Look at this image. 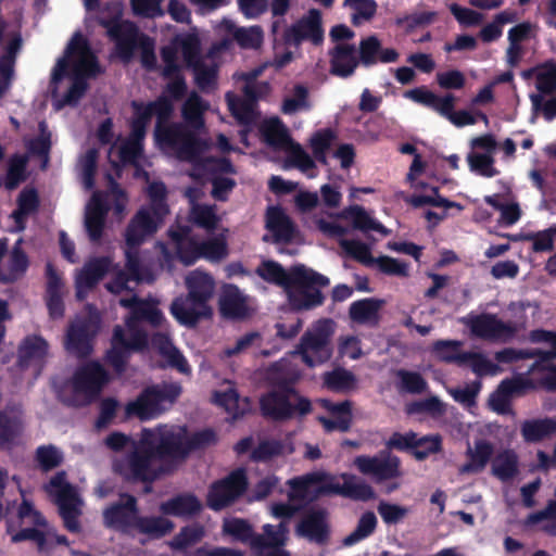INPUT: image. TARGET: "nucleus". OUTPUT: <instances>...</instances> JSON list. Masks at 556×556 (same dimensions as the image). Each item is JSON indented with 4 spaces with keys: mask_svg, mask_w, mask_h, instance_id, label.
Segmentation results:
<instances>
[{
    "mask_svg": "<svg viewBox=\"0 0 556 556\" xmlns=\"http://www.w3.org/2000/svg\"><path fill=\"white\" fill-rule=\"evenodd\" d=\"M213 441L212 431L191 433L185 426L159 425L142 429L138 440L113 432L105 444L115 452H130L114 459L115 472L128 480L149 482L176 468L193 450Z\"/></svg>",
    "mask_w": 556,
    "mask_h": 556,
    "instance_id": "nucleus-1",
    "label": "nucleus"
},
{
    "mask_svg": "<svg viewBox=\"0 0 556 556\" xmlns=\"http://www.w3.org/2000/svg\"><path fill=\"white\" fill-rule=\"evenodd\" d=\"M132 108L135 117L131 123L129 138L121 144L112 146L109 151V160L114 167L125 163L135 164L138 161L142 152L141 141L153 115L157 118L155 138L161 149L168 155L193 162L199 156L200 151L206 147L198 141L182 124L165 125L174 111L172 101L166 97H161L148 104L132 102Z\"/></svg>",
    "mask_w": 556,
    "mask_h": 556,
    "instance_id": "nucleus-2",
    "label": "nucleus"
},
{
    "mask_svg": "<svg viewBox=\"0 0 556 556\" xmlns=\"http://www.w3.org/2000/svg\"><path fill=\"white\" fill-rule=\"evenodd\" d=\"M119 304L130 308V315L126 318L125 328L115 327L112 349L108 353L109 362L117 371L123 370L131 352L141 351L148 345V336L140 327V320L144 319L155 327H162L166 323L165 316L154 301H142L131 296L121 299Z\"/></svg>",
    "mask_w": 556,
    "mask_h": 556,
    "instance_id": "nucleus-3",
    "label": "nucleus"
},
{
    "mask_svg": "<svg viewBox=\"0 0 556 556\" xmlns=\"http://www.w3.org/2000/svg\"><path fill=\"white\" fill-rule=\"evenodd\" d=\"M101 73V66L93 50L85 37H73L63 56L59 58L51 72L52 93L59 91V84L64 77L71 85L63 98V104L74 105L85 94L88 80Z\"/></svg>",
    "mask_w": 556,
    "mask_h": 556,
    "instance_id": "nucleus-4",
    "label": "nucleus"
},
{
    "mask_svg": "<svg viewBox=\"0 0 556 556\" xmlns=\"http://www.w3.org/2000/svg\"><path fill=\"white\" fill-rule=\"evenodd\" d=\"M258 275L278 286H281L290 305L296 309H311L323 303L319 287L329 285V279L303 265L285 270L278 263L264 262L257 269Z\"/></svg>",
    "mask_w": 556,
    "mask_h": 556,
    "instance_id": "nucleus-5",
    "label": "nucleus"
},
{
    "mask_svg": "<svg viewBox=\"0 0 556 556\" xmlns=\"http://www.w3.org/2000/svg\"><path fill=\"white\" fill-rule=\"evenodd\" d=\"M168 210L161 205L154 212L150 208L142 207L130 219L126 231V268L129 276L125 273H118L115 279L106 285V289L112 293H121L129 290V282L149 281L150 274L141 266L140 258L136 248L140 245L148 237L152 236L159 228L162 218L167 214Z\"/></svg>",
    "mask_w": 556,
    "mask_h": 556,
    "instance_id": "nucleus-6",
    "label": "nucleus"
},
{
    "mask_svg": "<svg viewBox=\"0 0 556 556\" xmlns=\"http://www.w3.org/2000/svg\"><path fill=\"white\" fill-rule=\"evenodd\" d=\"M199 37H175L172 43L162 49L165 63L163 74L172 77L177 71L176 60L181 53L187 65L193 68L195 81L200 88L208 87L214 79L215 70L212 62H207L216 53L215 49L203 58L199 50Z\"/></svg>",
    "mask_w": 556,
    "mask_h": 556,
    "instance_id": "nucleus-7",
    "label": "nucleus"
},
{
    "mask_svg": "<svg viewBox=\"0 0 556 556\" xmlns=\"http://www.w3.org/2000/svg\"><path fill=\"white\" fill-rule=\"evenodd\" d=\"M128 199L124 191L115 184L103 194L94 192L86 205L85 229L91 241H98L104 228L105 215L113 211L114 215L123 218L125 215Z\"/></svg>",
    "mask_w": 556,
    "mask_h": 556,
    "instance_id": "nucleus-8",
    "label": "nucleus"
},
{
    "mask_svg": "<svg viewBox=\"0 0 556 556\" xmlns=\"http://www.w3.org/2000/svg\"><path fill=\"white\" fill-rule=\"evenodd\" d=\"M299 508L296 502L270 506L271 516L281 519V521L277 526L265 525L263 534H256L252 540V548L257 551L260 556H289V553L282 546L288 540V520Z\"/></svg>",
    "mask_w": 556,
    "mask_h": 556,
    "instance_id": "nucleus-9",
    "label": "nucleus"
},
{
    "mask_svg": "<svg viewBox=\"0 0 556 556\" xmlns=\"http://www.w3.org/2000/svg\"><path fill=\"white\" fill-rule=\"evenodd\" d=\"M334 333V323L321 319L309 327L301 337L291 355H299L308 367H315L328 362L332 356L331 338Z\"/></svg>",
    "mask_w": 556,
    "mask_h": 556,
    "instance_id": "nucleus-10",
    "label": "nucleus"
},
{
    "mask_svg": "<svg viewBox=\"0 0 556 556\" xmlns=\"http://www.w3.org/2000/svg\"><path fill=\"white\" fill-rule=\"evenodd\" d=\"M169 237L179 260L185 265H191L200 257L210 262H219L228 255L227 240L223 235L198 243L190 237L189 229L184 227L169 230Z\"/></svg>",
    "mask_w": 556,
    "mask_h": 556,
    "instance_id": "nucleus-11",
    "label": "nucleus"
},
{
    "mask_svg": "<svg viewBox=\"0 0 556 556\" xmlns=\"http://www.w3.org/2000/svg\"><path fill=\"white\" fill-rule=\"evenodd\" d=\"M18 518L23 523L33 525L34 527L12 534V542L31 540L36 542L39 552H46L53 545L65 542V538L56 535L41 514L25 498L18 508Z\"/></svg>",
    "mask_w": 556,
    "mask_h": 556,
    "instance_id": "nucleus-12",
    "label": "nucleus"
},
{
    "mask_svg": "<svg viewBox=\"0 0 556 556\" xmlns=\"http://www.w3.org/2000/svg\"><path fill=\"white\" fill-rule=\"evenodd\" d=\"M45 489L59 506L65 527L72 532H77L78 517L81 515L84 503L76 490L66 481L65 473L60 472L52 477Z\"/></svg>",
    "mask_w": 556,
    "mask_h": 556,
    "instance_id": "nucleus-13",
    "label": "nucleus"
},
{
    "mask_svg": "<svg viewBox=\"0 0 556 556\" xmlns=\"http://www.w3.org/2000/svg\"><path fill=\"white\" fill-rule=\"evenodd\" d=\"M267 65L268 63H265L247 74H240L239 77L245 81L242 88L245 96L244 99H239L231 93H227L226 96L229 110L241 124L248 125L253 122L255 118L254 102L268 91L267 84L255 83L256 77L262 74Z\"/></svg>",
    "mask_w": 556,
    "mask_h": 556,
    "instance_id": "nucleus-14",
    "label": "nucleus"
},
{
    "mask_svg": "<svg viewBox=\"0 0 556 556\" xmlns=\"http://www.w3.org/2000/svg\"><path fill=\"white\" fill-rule=\"evenodd\" d=\"M291 486L289 498L301 507L304 503L317 498L319 495L336 493L342 495L344 482L340 484L324 471H316L289 481Z\"/></svg>",
    "mask_w": 556,
    "mask_h": 556,
    "instance_id": "nucleus-15",
    "label": "nucleus"
},
{
    "mask_svg": "<svg viewBox=\"0 0 556 556\" xmlns=\"http://www.w3.org/2000/svg\"><path fill=\"white\" fill-rule=\"evenodd\" d=\"M99 327V317L94 311L88 309L77 315L66 331L64 345L66 351L76 356H87L91 350V339Z\"/></svg>",
    "mask_w": 556,
    "mask_h": 556,
    "instance_id": "nucleus-16",
    "label": "nucleus"
},
{
    "mask_svg": "<svg viewBox=\"0 0 556 556\" xmlns=\"http://www.w3.org/2000/svg\"><path fill=\"white\" fill-rule=\"evenodd\" d=\"M180 387L173 384L160 388L147 389L136 401L126 406L127 416H137L142 420L151 419L163 413L180 394Z\"/></svg>",
    "mask_w": 556,
    "mask_h": 556,
    "instance_id": "nucleus-17",
    "label": "nucleus"
},
{
    "mask_svg": "<svg viewBox=\"0 0 556 556\" xmlns=\"http://www.w3.org/2000/svg\"><path fill=\"white\" fill-rule=\"evenodd\" d=\"M109 377L105 370L97 363H89L79 368L70 387L74 393L71 403L83 405L99 394Z\"/></svg>",
    "mask_w": 556,
    "mask_h": 556,
    "instance_id": "nucleus-18",
    "label": "nucleus"
},
{
    "mask_svg": "<svg viewBox=\"0 0 556 556\" xmlns=\"http://www.w3.org/2000/svg\"><path fill=\"white\" fill-rule=\"evenodd\" d=\"M462 321L470 328L473 336L486 340L506 341L525 328V323H504L491 314L469 315L464 317Z\"/></svg>",
    "mask_w": 556,
    "mask_h": 556,
    "instance_id": "nucleus-19",
    "label": "nucleus"
},
{
    "mask_svg": "<svg viewBox=\"0 0 556 556\" xmlns=\"http://www.w3.org/2000/svg\"><path fill=\"white\" fill-rule=\"evenodd\" d=\"M354 465L361 473L370 477L376 483L402 476L400 459L388 453L357 456L354 459Z\"/></svg>",
    "mask_w": 556,
    "mask_h": 556,
    "instance_id": "nucleus-20",
    "label": "nucleus"
},
{
    "mask_svg": "<svg viewBox=\"0 0 556 556\" xmlns=\"http://www.w3.org/2000/svg\"><path fill=\"white\" fill-rule=\"evenodd\" d=\"M247 478L242 469L231 472L227 478L214 483L207 494V505L219 510L235 502L247 488Z\"/></svg>",
    "mask_w": 556,
    "mask_h": 556,
    "instance_id": "nucleus-21",
    "label": "nucleus"
},
{
    "mask_svg": "<svg viewBox=\"0 0 556 556\" xmlns=\"http://www.w3.org/2000/svg\"><path fill=\"white\" fill-rule=\"evenodd\" d=\"M264 415L274 419H285L292 415L293 410H299L304 415L309 412L311 403L306 399L298 397L292 392L278 394L269 393L261 401Z\"/></svg>",
    "mask_w": 556,
    "mask_h": 556,
    "instance_id": "nucleus-22",
    "label": "nucleus"
},
{
    "mask_svg": "<svg viewBox=\"0 0 556 556\" xmlns=\"http://www.w3.org/2000/svg\"><path fill=\"white\" fill-rule=\"evenodd\" d=\"M49 356L47 341L38 336H30L23 340L18 348L17 366L22 370H30L37 377Z\"/></svg>",
    "mask_w": 556,
    "mask_h": 556,
    "instance_id": "nucleus-23",
    "label": "nucleus"
},
{
    "mask_svg": "<svg viewBox=\"0 0 556 556\" xmlns=\"http://www.w3.org/2000/svg\"><path fill=\"white\" fill-rule=\"evenodd\" d=\"M212 307L189 294L175 299L170 305L173 317L182 326L193 327L201 319L212 316Z\"/></svg>",
    "mask_w": 556,
    "mask_h": 556,
    "instance_id": "nucleus-24",
    "label": "nucleus"
},
{
    "mask_svg": "<svg viewBox=\"0 0 556 556\" xmlns=\"http://www.w3.org/2000/svg\"><path fill=\"white\" fill-rule=\"evenodd\" d=\"M495 453V446L486 439H476L472 443L468 442L465 456L466 463L459 468L460 475H478L481 473L492 460Z\"/></svg>",
    "mask_w": 556,
    "mask_h": 556,
    "instance_id": "nucleus-25",
    "label": "nucleus"
},
{
    "mask_svg": "<svg viewBox=\"0 0 556 556\" xmlns=\"http://www.w3.org/2000/svg\"><path fill=\"white\" fill-rule=\"evenodd\" d=\"M104 525L109 528L128 530L135 528L138 513L136 498L131 495H122L119 502L103 511Z\"/></svg>",
    "mask_w": 556,
    "mask_h": 556,
    "instance_id": "nucleus-26",
    "label": "nucleus"
},
{
    "mask_svg": "<svg viewBox=\"0 0 556 556\" xmlns=\"http://www.w3.org/2000/svg\"><path fill=\"white\" fill-rule=\"evenodd\" d=\"M529 339L532 342H543L548 345V350H533L531 352H516L511 349H506L495 354V358L502 363H509L517 358L522 357H542L545 359L556 358V333L545 330H534L529 334Z\"/></svg>",
    "mask_w": 556,
    "mask_h": 556,
    "instance_id": "nucleus-27",
    "label": "nucleus"
},
{
    "mask_svg": "<svg viewBox=\"0 0 556 556\" xmlns=\"http://www.w3.org/2000/svg\"><path fill=\"white\" fill-rule=\"evenodd\" d=\"M98 23L106 29L105 35H144L135 22L123 18L119 3H110L101 10Z\"/></svg>",
    "mask_w": 556,
    "mask_h": 556,
    "instance_id": "nucleus-28",
    "label": "nucleus"
},
{
    "mask_svg": "<svg viewBox=\"0 0 556 556\" xmlns=\"http://www.w3.org/2000/svg\"><path fill=\"white\" fill-rule=\"evenodd\" d=\"M117 48L121 56L128 61L135 53H140L141 63L153 68L156 63L154 42L151 37H117Z\"/></svg>",
    "mask_w": 556,
    "mask_h": 556,
    "instance_id": "nucleus-29",
    "label": "nucleus"
},
{
    "mask_svg": "<svg viewBox=\"0 0 556 556\" xmlns=\"http://www.w3.org/2000/svg\"><path fill=\"white\" fill-rule=\"evenodd\" d=\"M207 110L208 103L205 102L197 92L189 93L181 105V116L186 123L185 126L200 142L201 140L197 138V132L204 128L203 115ZM202 143L206 147H204L200 153L208 148L207 142L202 141Z\"/></svg>",
    "mask_w": 556,
    "mask_h": 556,
    "instance_id": "nucleus-30",
    "label": "nucleus"
},
{
    "mask_svg": "<svg viewBox=\"0 0 556 556\" xmlns=\"http://www.w3.org/2000/svg\"><path fill=\"white\" fill-rule=\"evenodd\" d=\"M530 386L528 379L518 376L503 380L498 388L490 395L489 406L497 414L510 412V396L519 393Z\"/></svg>",
    "mask_w": 556,
    "mask_h": 556,
    "instance_id": "nucleus-31",
    "label": "nucleus"
},
{
    "mask_svg": "<svg viewBox=\"0 0 556 556\" xmlns=\"http://www.w3.org/2000/svg\"><path fill=\"white\" fill-rule=\"evenodd\" d=\"M218 304L222 315L226 318H244L251 311L248 298L233 285L223 288Z\"/></svg>",
    "mask_w": 556,
    "mask_h": 556,
    "instance_id": "nucleus-32",
    "label": "nucleus"
},
{
    "mask_svg": "<svg viewBox=\"0 0 556 556\" xmlns=\"http://www.w3.org/2000/svg\"><path fill=\"white\" fill-rule=\"evenodd\" d=\"M323 406L329 412V417H319V421L327 431H346L350 428L352 415L350 401L334 404L328 400L321 401Z\"/></svg>",
    "mask_w": 556,
    "mask_h": 556,
    "instance_id": "nucleus-33",
    "label": "nucleus"
},
{
    "mask_svg": "<svg viewBox=\"0 0 556 556\" xmlns=\"http://www.w3.org/2000/svg\"><path fill=\"white\" fill-rule=\"evenodd\" d=\"M491 473L502 482L513 480L519 473V457L516 451L506 447L494 453Z\"/></svg>",
    "mask_w": 556,
    "mask_h": 556,
    "instance_id": "nucleus-34",
    "label": "nucleus"
},
{
    "mask_svg": "<svg viewBox=\"0 0 556 556\" xmlns=\"http://www.w3.org/2000/svg\"><path fill=\"white\" fill-rule=\"evenodd\" d=\"M358 53L354 47L341 43L331 53L330 73L346 78L358 65Z\"/></svg>",
    "mask_w": 556,
    "mask_h": 556,
    "instance_id": "nucleus-35",
    "label": "nucleus"
},
{
    "mask_svg": "<svg viewBox=\"0 0 556 556\" xmlns=\"http://www.w3.org/2000/svg\"><path fill=\"white\" fill-rule=\"evenodd\" d=\"M109 258H94L88 262L76 276L77 296L83 299L85 292L92 288L109 270Z\"/></svg>",
    "mask_w": 556,
    "mask_h": 556,
    "instance_id": "nucleus-36",
    "label": "nucleus"
},
{
    "mask_svg": "<svg viewBox=\"0 0 556 556\" xmlns=\"http://www.w3.org/2000/svg\"><path fill=\"white\" fill-rule=\"evenodd\" d=\"M153 348L166 359L167 364L182 374H189L190 367L182 354L174 346L168 333L157 332L152 337Z\"/></svg>",
    "mask_w": 556,
    "mask_h": 556,
    "instance_id": "nucleus-37",
    "label": "nucleus"
},
{
    "mask_svg": "<svg viewBox=\"0 0 556 556\" xmlns=\"http://www.w3.org/2000/svg\"><path fill=\"white\" fill-rule=\"evenodd\" d=\"M185 283L188 294L204 303L211 300L215 291V281L212 276L199 269L190 271L185 278Z\"/></svg>",
    "mask_w": 556,
    "mask_h": 556,
    "instance_id": "nucleus-38",
    "label": "nucleus"
},
{
    "mask_svg": "<svg viewBox=\"0 0 556 556\" xmlns=\"http://www.w3.org/2000/svg\"><path fill=\"white\" fill-rule=\"evenodd\" d=\"M266 228L276 242L289 241L293 237L294 226L289 216L279 207H269L266 214Z\"/></svg>",
    "mask_w": 556,
    "mask_h": 556,
    "instance_id": "nucleus-39",
    "label": "nucleus"
},
{
    "mask_svg": "<svg viewBox=\"0 0 556 556\" xmlns=\"http://www.w3.org/2000/svg\"><path fill=\"white\" fill-rule=\"evenodd\" d=\"M521 437L527 443L546 440L556 433V419H528L521 424Z\"/></svg>",
    "mask_w": 556,
    "mask_h": 556,
    "instance_id": "nucleus-40",
    "label": "nucleus"
},
{
    "mask_svg": "<svg viewBox=\"0 0 556 556\" xmlns=\"http://www.w3.org/2000/svg\"><path fill=\"white\" fill-rule=\"evenodd\" d=\"M521 76L533 81L536 90L542 93L556 91V65L546 63L531 70L523 71Z\"/></svg>",
    "mask_w": 556,
    "mask_h": 556,
    "instance_id": "nucleus-41",
    "label": "nucleus"
},
{
    "mask_svg": "<svg viewBox=\"0 0 556 556\" xmlns=\"http://www.w3.org/2000/svg\"><path fill=\"white\" fill-rule=\"evenodd\" d=\"M383 301L377 299H364L353 302L349 309L350 318L361 325H374L378 321V314Z\"/></svg>",
    "mask_w": 556,
    "mask_h": 556,
    "instance_id": "nucleus-42",
    "label": "nucleus"
},
{
    "mask_svg": "<svg viewBox=\"0 0 556 556\" xmlns=\"http://www.w3.org/2000/svg\"><path fill=\"white\" fill-rule=\"evenodd\" d=\"M300 536L309 541L320 543L327 535V526L325 515L321 511H312L307 514L296 528Z\"/></svg>",
    "mask_w": 556,
    "mask_h": 556,
    "instance_id": "nucleus-43",
    "label": "nucleus"
},
{
    "mask_svg": "<svg viewBox=\"0 0 556 556\" xmlns=\"http://www.w3.org/2000/svg\"><path fill=\"white\" fill-rule=\"evenodd\" d=\"M160 509L165 515L186 517L200 511L201 503L192 494H181L162 503Z\"/></svg>",
    "mask_w": 556,
    "mask_h": 556,
    "instance_id": "nucleus-44",
    "label": "nucleus"
},
{
    "mask_svg": "<svg viewBox=\"0 0 556 556\" xmlns=\"http://www.w3.org/2000/svg\"><path fill=\"white\" fill-rule=\"evenodd\" d=\"M339 216L341 218L350 219L355 229L363 231L375 230L383 236H388L390 232L382 224L369 216V214L359 205L346 207Z\"/></svg>",
    "mask_w": 556,
    "mask_h": 556,
    "instance_id": "nucleus-45",
    "label": "nucleus"
},
{
    "mask_svg": "<svg viewBox=\"0 0 556 556\" xmlns=\"http://www.w3.org/2000/svg\"><path fill=\"white\" fill-rule=\"evenodd\" d=\"M186 194L192 203L190 211L191 220L206 230L215 229L219 222V217L216 215L214 206L194 204V200L198 199V191L195 189H188Z\"/></svg>",
    "mask_w": 556,
    "mask_h": 556,
    "instance_id": "nucleus-46",
    "label": "nucleus"
},
{
    "mask_svg": "<svg viewBox=\"0 0 556 556\" xmlns=\"http://www.w3.org/2000/svg\"><path fill=\"white\" fill-rule=\"evenodd\" d=\"M21 39L14 37L9 43L5 54L0 59V99L9 90L13 75H14V62L15 55L21 48Z\"/></svg>",
    "mask_w": 556,
    "mask_h": 556,
    "instance_id": "nucleus-47",
    "label": "nucleus"
},
{
    "mask_svg": "<svg viewBox=\"0 0 556 556\" xmlns=\"http://www.w3.org/2000/svg\"><path fill=\"white\" fill-rule=\"evenodd\" d=\"M357 379L355 375L342 367L323 374V384L334 392H348L355 389Z\"/></svg>",
    "mask_w": 556,
    "mask_h": 556,
    "instance_id": "nucleus-48",
    "label": "nucleus"
},
{
    "mask_svg": "<svg viewBox=\"0 0 556 556\" xmlns=\"http://www.w3.org/2000/svg\"><path fill=\"white\" fill-rule=\"evenodd\" d=\"M303 37H274L273 50L274 61L271 65L280 68L293 59Z\"/></svg>",
    "mask_w": 556,
    "mask_h": 556,
    "instance_id": "nucleus-49",
    "label": "nucleus"
},
{
    "mask_svg": "<svg viewBox=\"0 0 556 556\" xmlns=\"http://www.w3.org/2000/svg\"><path fill=\"white\" fill-rule=\"evenodd\" d=\"M214 402L224 407L233 418L243 415L249 409L245 399H240L237 391L227 386L224 390L214 393Z\"/></svg>",
    "mask_w": 556,
    "mask_h": 556,
    "instance_id": "nucleus-50",
    "label": "nucleus"
},
{
    "mask_svg": "<svg viewBox=\"0 0 556 556\" xmlns=\"http://www.w3.org/2000/svg\"><path fill=\"white\" fill-rule=\"evenodd\" d=\"M21 430V414L17 409L10 408L0 412V445L13 442Z\"/></svg>",
    "mask_w": 556,
    "mask_h": 556,
    "instance_id": "nucleus-51",
    "label": "nucleus"
},
{
    "mask_svg": "<svg viewBox=\"0 0 556 556\" xmlns=\"http://www.w3.org/2000/svg\"><path fill=\"white\" fill-rule=\"evenodd\" d=\"M341 479L344 481L343 496L356 501H369L375 498L374 489L365 480L349 473H342Z\"/></svg>",
    "mask_w": 556,
    "mask_h": 556,
    "instance_id": "nucleus-52",
    "label": "nucleus"
},
{
    "mask_svg": "<svg viewBox=\"0 0 556 556\" xmlns=\"http://www.w3.org/2000/svg\"><path fill=\"white\" fill-rule=\"evenodd\" d=\"M283 35H324L321 12L311 9L306 15L294 23Z\"/></svg>",
    "mask_w": 556,
    "mask_h": 556,
    "instance_id": "nucleus-53",
    "label": "nucleus"
},
{
    "mask_svg": "<svg viewBox=\"0 0 556 556\" xmlns=\"http://www.w3.org/2000/svg\"><path fill=\"white\" fill-rule=\"evenodd\" d=\"M27 265V257L17 243L10 253L7 263L3 264V273L0 274V280L14 281L18 279L25 273Z\"/></svg>",
    "mask_w": 556,
    "mask_h": 556,
    "instance_id": "nucleus-54",
    "label": "nucleus"
},
{
    "mask_svg": "<svg viewBox=\"0 0 556 556\" xmlns=\"http://www.w3.org/2000/svg\"><path fill=\"white\" fill-rule=\"evenodd\" d=\"M262 132L268 144L277 148H286L290 144L287 128L277 118H270L263 123Z\"/></svg>",
    "mask_w": 556,
    "mask_h": 556,
    "instance_id": "nucleus-55",
    "label": "nucleus"
},
{
    "mask_svg": "<svg viewBox=\"0 0 556 556\" xmlns=\"http://www.w3.org/2000/svg\"><path fill=\"white\" fill-rule=\"evenodd\" d=\"M135 529L152 538H161L174 529V523L163 517H138Z\"/></svg>",
    "mask_w": 556,
    "mask_h": 556,
    "instance_id": "nucleus-56",
    "label": "nucleus"
},
{
    "mask_svg": "<svg viewBox=\"0 0 556 556\" xmlns=\"http://www.w3.org/2000/svg\"><path fill=\"white\" fill-rule=\"evenodd\" d=\"M462 342L455 340H439L433 344L434 355L443 362L464 364L466 352L460 351Z\"/></svg>",
    "mask_w": 556,
    "mask_h": 556,
    "instance_id": "nucleus-57",
    "label": "nucleus"
},
{
    "mask_svg": "<svg viewBox=\"0 0 556 556\" xmlns=\"http://www.w3.org/2000/svg\"><path fill=\"white\" fill-rule=\"evenodd\" d=\"M463 365H468L478 376H495L502 371L498 365L480 353L466 352Z\"/></svg>",
    "mask_w": 556,
    "mask_h": 556,
    "instance_id": "nucleus-58",
    "label": "nucleus"
},
{
    "mask_svg": "<svg viewBox=\"0 0 556 556\" xmlns=\"http://www.w3.org/2000/svg\"><path fill=\"white\" fill-rule=\"evenodd\" d=\"M377 518L374 513H365L353 532L343 539L345 546H351L367 538L376 528Z\"/></svg>",
    "mask_w": 556,
    "mask_h": 556,
    "instance_id": "nucleus-59",
    "label": "nucleus"
},
{
    "mask_svg": "<svg viewBox=\"0 0 556 556\" xmlns=\"http://www.w3.org/2000/svg\"><path fill=\"white\" fill-rule=\"evenodd\" d=\"M352 9L351 22L354 26H359L369 21L377 11V4L374 0H345Z\"/></svg>",
    "mask_w": 556,
    "mask_h": 556,
    "instance_id": "nucleus-60",
    "label": "nucleus"
},
{
    "mask_svg": "<svg viewBox=\"0 0 556 556\" xmlns=\"http://www.w3.org/2000/svg\"><path fill=\"white\" fill-rule=\"evenodd\" d=\"M300 377V371L291 366L290 362L282 359L274 364L269 370L268 378L273 383L285 386L295 381Z\"/></svg>",
    "mask_w": 556,
    "mask_h": 556,
    "instance_id": "nucleus-61",
    "label": "nucleus"
},
{
    "mask_svg": "<svg viewBox=\"0 0 556 556\" xmlns=\"http://www.w3.org/2000/svg\"><path fill=\"white\" fill-rule=\"evenodd\" d=\"M204 536V529L200 525H192L184 528L170 542L174 549H185L197 544Z\"/></svg>",
    "mask_w": 556,
    "mask_h": 556,
    "instance_id": "nucleus-62",
    "label": "nucleus"
},
{
    "mask_svg": "<svg viewBox=\"0 0 556 556\" xmlns=\"http://www.w3.org/2000/svg\"><path fill=\"white\" fill-rule=\"evenodd\" d=\"M467 162L471 172L483 177L491 178L498 174L491 154L469 153Z\"/></svg>",
    "mask_w": 556,
    "mask_h": 556,
    "instance_id": "nucleus-63",
    "label": "nucleus"
},
{
    "mask_svg": "<svg viewBox=\"0 0 556 556\" xmlns=\"http://www.w3.org/2000/svg\"><path fill=\"white\" fill-rule=\"evenodd\" d=\"M37 206V194L34 190H25L20 194L18 208L12 214L15 220V229H24V219L27 214L33 212Z\"/></svg>",
    "mask_w": 556,
    "mask_h": 556,
    "instance_id": "nucleus-64",
    "label": "nucleus"
}]
</instances>
